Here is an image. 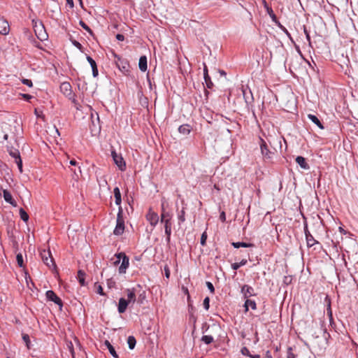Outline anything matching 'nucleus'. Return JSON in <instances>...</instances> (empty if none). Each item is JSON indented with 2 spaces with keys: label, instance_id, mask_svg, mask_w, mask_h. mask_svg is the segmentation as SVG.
<instances>
[{
  "label": "nucleus",
  "instance_id": "obj_38",
  "mask_svg": "<svg viewBox=\"0 0 358 358\" xmlns=\"http://www.w3.org/2000/svg\"><path fill=\"white\" fill-rule=\"evenodd\" d=\"M241 352L243 355H245V356L250 357L252 355L250 352V350L246 347L242 348L241 350Z\"/></svg>",
  "mask_w": 358,
  "mask_h": 358
},
{
  "label": "nucleus",
  "instance_id": "obj_42",
  "mask_svg": "<svg viewBox=\"0 0 358 358\" xmlns=\"http://www.w3.org/2000/svg\"><path fill=\"white\" fill-rule=\"evenodd\" d=\"M22 83L26 85H27L28 87H32L33 84H32V81L31 80H29V79H22Z\"/></svg>",
  "mask_w": 358,
  "mask_h": 358
},
{
  "label": "nucleus",
  "instance_id": "obj_19",
  "mask_svg": "<svg viewBox=\"0 0 358 358\" xmlns=\"http://www.w3.org/2000/svg\"><path fill=\"white\" fill-rule=\"evenodd\" d=\"M139 69L145 72L148 69L147 57L145 56H141L138 62Z\"/></svg>",
  "mask_w": 358,
  "mask_h": 358
},
{
  "label": "nucleus",
  "instance_id": "obj_47",
  "mask_svg": "<svg viewBox=\"0 0 358 358\" xmlns=\"http://www.w3.org/2000/svg\"><path fill=\"white\" fill-rule=\"evenodd\" d=\"M327 314L329 316L330 319L331 320L332 319V311L331 309L330 304H329L328 308H327Z\"/></svg>",
  "mask_w": 358,
  "mask_h": 358
},
{
  "label": "nucleus",
  "instance_id": "obj_8",
  "mask_svg": "<svg viewBox=\"0 0 358 358\" xmlns=\"http://www.w3.org/2000/svg\"><path fill=\"white\" fill-rule=\"evenodd\" d=\"M111 156L114 163L117 166L120 170L124 171L126 169L125 162L121 155L117 154L115 150L111 151Z\"/></svg>",
  "mask_w": 358,
  "mask_h": 358
},
{
  "label": "nucleus",
  "instance_id": "obj_59",
  "mask_svg": "<svg viewBox=\"0 0 358 358\" xmlns=\"http://www.w3.org/2000/svg\"><path fill=\"white\" fill-rule=\"evenodd\" d=\"M71 351L72 357H73V358H74V352H73V350H71Z\"/></svg>",
  "mask_w": 358,
  "mask_h": 358
},
{
  "label": "nucleus",
  "instance_id": "obj_34",
  "mask_svg": "<svg viewBox=\"0 0 358 358\" xmlns=\"http://www.w3.org/2000/svg\"><path fill=\"white\" fill-rule=\"evenodd\" d=\"M204 80H205L206 87L208 89H212V87H213V83L210 79V77L208 76V77L204 78Z\"/></svg>",
  "mask_w": 358,
  "mask_h": 358
},
{
  "label": "nucleus",
  "instance_id": "obj_31",
  "mask_svg": "<svg viewBox=\"0 0 358 358\" xmlns=\"http://www.w3.org/2000/svg\"><path fill=\"white\" fill-rule=\"evenodd\" d=\"M213 337L212 336H210V335H205V336H203L202 338H201V341L208 345V344H210L211 343L213 342Z\"/></svg>",
  "mask_w": 358,
  "mask_h": 358
},
{
  "label": "nucleus",
  "instance_id": "obj_61",
  "mask_svg": "<svg viewBox=\"0 0 358 358\" xmlns=\"http://www.w3.org/2000/svg\"><path fill=\"white\" fill-rule=\"evenodd\" d=\"M80 3H82V1L81 0H80Z\"/></svg>",
  "mask_w": 358,
  "mask_h": 358
},
{
  "label": "nucleus",
  "instance_id": "obj_17",
  "mask_svg": "<svg viewBox=\"0 0 358 358\" xmlns=\"http://www.w3.org/2000/svg\"><path fill=\"white\" fill-rule=\"evenodd\" d=\"M296 162L300 166L301 169L304 170H308L310 169V166L306 162V159L302 156H298L296 158Z\"/></svg>",
  "mask_w": 358,
  "mask_h": 358
},
{
  "label": "nucleus",
  "instance_id": "obj_21",
  "mask_svg": "<svg viewBox=\"0 0 358 358\" xmlns=\"http://www.w3.org/2000/svg\"><path fill=\"white\" fill-rule=\"evenodd\" d=\"M308 118L311 120L314 124H315L320 129H323L324 127L320 120L315 115L308 114Z\"/></svg>",
  "mask_w": 358,
  "mask_h": 358
},
{
  "label": "nucleus",
  "instance_id": "obj_3",
  "mask_svg": "<svg viewBox=\"0 0 358 358\" xmlns=\"http://www.w3.org/2000/svg\"><path fill=\"white\" fill-rule=\"evenodd\" d=\"M124 222L123 219L122 209L121 207H120L117 215L116 226L113 231V234L116 236H120L124 233Z\"/></svg>",
  "mask_w": 358,
  "mask_h": 358
},
{
  "label": "nucleus",
  "instance_id": "obj_1",
  "mask_svg": "<svg viewBox=\"0 0 358 358\" xmlns=\"http://www.w3.org/2000/svg\"><path fill=\"white\" fill-rule=\"evenodd\" d=\"M171 219L172 214L164 209V203H162L161 222L164 224L166 243H169L171 235Z\"/></svg>",
  "mask_w": 358,
  "mask_h": 358
},
{
  "label": "nucleus",
  "instance_id": "obj_54",
  "mask_svg": "<svg viewBox=\"0 0 358 358\" xmlns=\"http://www.w3.org/2000/svg\"><path fill=\"white\" fill-rule=\"evenodd\" d=\"M121 260L122 259H117L114 262L115 265L119 264Z\"/></svg>",
  "mask_w": 358,
  "mask_h": 358
},
{
  "label": "nucleus",
  "instance_id": "obj_5",
  "mask_svg": "<svg viewBox=\"0 0 358 358\" xmlns=\"http://www.w3.org/2000/svg\"><path fill=\"white\" fill-rule=\"evenodd\" d=\"M260 140V149L264 161L266 162H271L275 153L268 150L266 143L263 139L261 138Z\"/></svg>",
  "mask_w": 358,
  "mask_h": 358
},
{
  "label": "nucleus",
  "instance_id": "obj_33",
  "mask_svg": "<svg viewBox=\"0 0 358 358\" xmlns=\"http://www.w3.org/2000/svg\"><path fill=\"white\" fill-rule=\"evenodd\" d=\"M16 260H17V264L20 267H22L24 266L23 257H22V254L19 253L17 255Z\"/></svg>",
  "mask_w": 358,
  "mask_h": 358
},
{
  "label": "nucleus",
  "instance_id": "obj_11",
  "mask_svg": "<svg viewBox=\"0 0 358 358\" xmlns=\"http://www.w3.org/2000/svg\"><path fill=\"white\" fill-rule=\"evenodd\" d=\"M146 219L152 227H155L159 222V216L157 213L153 212L151 209H150L147 213Z\"/></svg>",
  "mask_w": 358,
  "mask_h": 358
},
{
  "label": "nucleus",
  "instance_id": "obj_37",
  "mask_svg": "<svg viewBox=\"0 0 358 358\" xmlns=\"http://www.w3.org/2000/svg\"><path fill=\"white\" fill-rule=\"evenodd\" d=\"M203 305L204 308L208 310L210 307V299L208 296L206 297L203 300Z\"/></svg>",
  "mask_w": 358,
  "mask_h": 358
},
{
  "label": "nucleus",
  "instance_id": "obj_2",
  "mask_svg": "<svg viewBox=\"0 0 358 358\" xmlns=\"http://www.w3.org/2000/svg\"><path fill=\"white\" fill-rule=\"evenodd\" d=\"M32 25L37 38L40 41H44L47 38V34L44 30V27L41 21L32 20Z\"/></svg>",
  "mask_w": 358,
  "mask_h": 358
},
{
  "label": "nucleus",
  "instance_id": "obj_36",
  "mask_svg": "<svg viewBox=\"0 0 358 358\" xmlns=\"http://www.w3.org/2000/svg\"><path fill=\"white\" fill-rule=\"evenodd\" d=\"M80 25L87 31H88L91 35L92 34V29L87 25L83 21L80 20L79 22Z\"/></svg>",
  "mask_w": 358,
  "mask_h": 358
},
{
  "label": "nucleus",
  "instance_id": "obj_30",
  "mask_svg": "<svg viewBox=\"0 0 358 358\" xmlns=\"http://www.w3.org/2000/svg\"><path fill=\"white\" fill-rule=\"evenodd\" d=\"M185 208L183 207L181 211L178 215V224H180L181 223L184 222L185 221Z\"/></svg>",
  "mask_w": 358,
  "mask_h": 358
},
{
  "label": "nucleus",
  "instance_id": "obj_55",
  "mask_svg": "<svg viewBox=\"0 0 358 358\" xmlns=\"http://www.w3.org/2000/svg\"><path fill=\"white\" fill-rule=\"evenodd\" d=\"M250 357H251V358H260V356L259 355H251Z\"/></svg>",
  "mask_w": 358,
  "mask_h": 358
},
{
  "label": "nucleus",
  "instance_id": "obj_39",
  "mask_svg": "<svg viewBox=\"0 0 358 358\" xmlns=\"http://www.w3.org/2000/svg\"><path fill=\"white\" fill-rule=\"evenodd\" d=\"M287 358H296V355L292 352L291 347L287 348Z\"/></svg>",
  "mask_w": 358,
  "mask_h": 358
},
{
  "label": "nucleus",
  "instance_id": "obj_18",
  "mask_svg": "<svg viewBox=\"0 0 358 358\" xmlns=\"http://www.w3.org/2000/svg\"><path fill=\"white\" fill-rule=\"evenodd\" d=\"M87 60L92 67L93 76L96 77L98 76V69L96 62L90 56H87Z\"/></svg>",
  "mask_w": 358,
  "mask_h": 358
},
{
  "label": "nucleus",
  "instance_id": "obj_35",
  "mask_svg": "<svg viewBox=\"0 0 358 358\" xmlns=\"http://www.w3.org/2000/svg\"><path fill=\"white\" fill-rule=\"evenodd\" d=\"M22 340L25 343L27 348L29 349L30 339L29 335L26 334H22Z\"/></svg>",
  "mask_w": 358,
  "mask_h": 358
},
{
  "label": "nucleus",
  "instance_id": "obj_43",
  "mask_svg": "<svg viewBox=\"0 0 358 358\" xmlns=\"http://www.w3.org/2000/svg\"><path fill=\"white\" fill-rule=\"evenodd\" d=\"M208 76H209V75H208V71L207 66L206 65L205 63H203V78L208 77Z\"/></svg>",
  "mask_w": 358,
  "mask_h": 358
},
{
  "label": "nucleus",
  "instance_id": "obj_16",
  "mask_svg": "<svg viewBox=\"0 0 358 358\" xmlns=\"http://www.w3.org/2000/svg\"><path fill=\"white\" fill-rule=\"evenodd\" d=\"M3 196L4 200L7 203L11 204L13 206H16L15 201L13 199L11 194L8 190L4 189L3 191Z\"/></svg>",
  "mask_w": 358,
  "mask_h": 358
},
{
  "label": "nucleus",
  "instance_id": "obj_56",
  "mask_svg": "<svg viewBox=\"0 0 358 358\" xmlns=\"http://www.w3.org/2000/svg\"><path fill=\"white\" fill-rule=\"evenodd\" d=\"M8 135L7 134H4L3 139L4 140H8Z\"/></svg>",
  "mask_w": 358,
  "mask_h": 358
},
{
  "label": "nucleus",
  "instance_id": "obj_12",
  "mask_svg": "<svg viewBox=\"0 0 358 358\" xmlns=\"http://www.w3.org/2000/svg\"><path fill=\"white\" fill-rule=\"evenodd\" d=\"M254 289L248 285H244L241 287V293L245 299H248L250 296L255 295Z\"/></svg>",
  "mask_w": 358,
  "mask_h": 358
},
{
  "label": "nucleus",
  "instance_id": "obj_29",
  "mask_svg": "<svg viewBox=\"0 0 358 358\" xmlns=\"http://www.w3.org/2000/svg\"><path fill=\"white\" fill-rule=\"evenodd\" d=\"M247 262H248L247 259H243L238 263L232 264L231 268L236 271V270L238 269L241 266H245L247 264Z\"/></svg>",
  "mask_w": 358,
  "mask_h": 358
},
{
  "label": "nucleus",
  "instance_id": "obj_28",
  "mask_svg": "<svg viewBox=\"0 0 358 358\" xmlns=\"http://www.w3.org/2000/svg\"><path fill=\"white\" fill-rule=\"evenodd\" d=\"M127 343L129 349H134L136 343V338L133 336H129L127 338Z\"/></svg>",
  "mask_w": 358,
  "mask_h": 358
},
{
  "label": "nucleus",
  "instance_id": "obj_10",
  "mask_svg": "<svg viewBox=\"0 0 358 358\" xmlns=\"http://www.w3.org/2000/svg\"><path fill=\"white\" fill-rule=\"evenodd\" d=\"M48 300L53 301L55 303L58 305L60 308L63 306V303L61 299L57 296V294L52 290H48L45 293Z\"/></svg>",
  "mask_w": 358,
  "mask_h": 358
},
{
  "label": "nucleus",
  "instance_id": "obj_60",
  "mask_svg": "<svg viewBox=\"0 0 358 358\" xmlns=\"http://www.w3.org/2000/svg\"><path fill=\"white\" fill-rule=\"evenodd\" d=\"M56 132L58 134V135H59V131H58L57 129H56Z\"/></svg>",
  "mask_w": 358,
  "mask_h": 358
},
{
  "label": "nucleus",
  "instance_id": "obj_15",
  "mask_svg": "<svg viewBox=\"0 0 358 358\" xmlns=\"http://www.w3.org/2000/svg\"><path fill=\"white\" fill-rule=\"evenodd\" d=\"M129 304V303L127 299H125L124 298H120L119 299L118 308H117L119 313H124L126 311Z\"/></svg>",
  "mask_w": 358,
  "mask_h": 358
},
{
  "label": "nucleus",
  "instance_id": "obj_50",
  "mask_svg": "<svg viewBox=\"0 0 358 358\" xmlns=\"http://www.w3.org/2000/svg\"><path fill=\"white\" fill-rule=\"evenodd\" d=\"M282 30L285 32V34H286V35L289 38H291V35L288 32V31L286 29V28H285L284 27L282 26H280Z\"/></svg>",
  "mask_w": 358,
  "mask_h": 358
},
{
  "label": "nucleus",
  "instance_id": "obj_22",
  "mask_svg": "<svg viewBox=\"0 0 358 358\" xmlns=\"http://www.w3.org/2000/svg\"><path fill=\"white\" fill-rule=\"evenodd\" d=\"M178 131L183 135H188L191 131V127L187 124L180 125L178 127Z\"/></svg>",
  "mask_w": 358,
  "mask_h": 358
},
{
  "label": "nucleus",
  "instance_id": "obj_32",
  "mask_svg": "<svg viewBox=\"0 0 358 358\" xmlns=\"http://www.w3.org/2000/svg\"><path fill=\"white\" fill-rule=\"evenodd\" d=\"M19 212H20V218L24 222H27L29 220V215L27 213V212L23 208H20Z\"/></svg>",
  "mask_w": 358,
  "mask_h": 358
},
{
  "label": "nucleus",
  "instance_id": "obj_14",
  "mask_svg": "<svg viewBox=\"0 0 358 358\" xmlns=\"http://www.w3.org/2000/svg\"><path fill=\"white\" fill-rule=\"evenodd\" d=\"M9 32L8 22L3 18H0V34L6 35Z\"/></svg>",
  "mask_w": 358,
  "mask_h": 358
},
{
  "label": "nucleus",
  "instance_id": "obj_9",
  "mask_svg": "<svg viewBox=\"0 0 358 358\" xmlns=\"http://www.w3.org/2000/svg\"><path fill=\"white\" fill-rule=\"evenodd\" d=\"M60 90L66 96L69 97L70 99L74 96L71 90V85L68 82H64L61 84Z\"/></svg>",
  "mask_w": 358,
  "mask_h": 358
},
{
  "label": "nucleus",
  "instance_id": "obj_52",
  "mask_svg": "<svg viewBox=\"0 0 358 358\" xmlns=\"http://www.w3.org/2000/svg\"><path fill=\"white\" fill-rule=\"evenodd\" d=\"M67 3L70 6V7H73V0H66Z\"/></svg>",
  "mask_w": 358,
  "mask_h": 358
},
{
  "label": "nucleus",
  "instance_id": "obj_40",
  "mask_svg": "<svg viewBox=\"0 0 358 358\" xmlns=\"http://www.w3.org/2000/svg\"><path fill=\"white\" fill-rule=\"evenodd\" d=\"M206 285L208 289L210 290V292L212 294H214L215 288H214L213 285L210 282H208V281L206 282Z\"/></svg>",
  "mask_w": 358,
  "mask_h": 358
},
{
  "label": "nucleus",
  "instance_id": "obj_49",
  "mask_svg": "<svg viewBox=\"0 0 358 358\" xmlns=\"http://www.w3.org/2000/svg\"><path fill=\"white\" fill-rule=\"evenodd\" d=\"M97 292L101 295H104V293L103 292V288L100 285L97 286Z\"/></svg>",
  "mask_w": 358,
  "mask_h": 358
},
{
  "label": "nucleus",
  "instance_id": "obj_46",
  "mask_svg": "<svg viewBox=\"0 0 358 358\" xmlns=\"http://www.w3.org/2000/svg\"><path fill=\"white\" fill-rule=\"evenodd\" d=\"M304 33L306 34L307 41H308L309 44H310V37L306 27H304Z\"/></svg>",
  "mask_w": 358,
  "mask_h": 358
},
{
  "label": "nucleus",
  "instance_id": "obj_58",
  "mask_svg": "<svg viewBox=\"0 0 358 358\" xmlns=\"http://www.w3.org/2000/svg\"><path fill=\"white\" fill-rule=\"evenodd\" d=\"M220 72L222 75H226V73L224 71H220Z\"/></svg>",
  "mask_w": 358,
  "mask_h": 358
},
{
  "label": "nucleus",
  "instance_id": "obj_53",
  "mask_svg": "<svg viewBox=\"0 0 358 358\" xmlns=\"http://www.w3.org/2000/svg\"><path fill=\"white\" fill-rule=\"evenodd\" d=\"M70 164L73 165V166H76L77 164V162H76V160L72 159V160L70 161Z\"/></svg>",
  "mask_w": 358,
  "mask_h": 358
},
{
  "label": "nucleus",
  "instance_id": "obj_41",
  "mask_svg": "<svg viewBox=\"0 0 358 358\" xmlns=\"http://www.w3.org/2000/svg\"><path fill=\"white\" fill-rule=\"evenodd\" d=\"M206 239H207V235H206V232H203L201 236V244L202 245H206Z\"/></svg>",
  "mask_w": 358,
  "mask_h": 358
},
{
  "label": "nucleus",
  "instance_id": "obj_13",
  "mask_svg": "<svg viewBox=\"0 0 358 358\" xmlns=\"http://www.w3.org/2000/svg\"><path fill=\"white\" fill-rule=\"evenodd\" d=\"M304 232L306 235V242L308 247L313 246L316 243H317L313 236L311 235L310 231L308 229L307 225L304 227Z\"/></svg>",
  "mask_w": 358,
  "mask_h": 358
},
{
  "label": "nucleus",
  "instance_id": "obj_25",
  "mask_svg": "<svg viewBox=\"0 0 358 358\" xmlns=\"http://www.w3.org/2000/svg\"><path fill=\"white\" fill-rule=\"evenodd\" d=\"M127 301L129 303H134L136 301V294L134 290L128 289L127 290Z\"/></svg>",
  "mask_w": 358,
  "mask_h": 358
},
{
  "label": "nucleus",
  "instance_id": "obj_27",
  "mask_svg": "<svg viewBox=\"0 0 358 358\" xmlns=\"http://www.w3.org/2000/svg\"><path fill=\"white\" fill-rule=\"evenodd\" d=\"M85 273L84 271H83L82 270H79L78 271V275H77V278L80 282V284L82 285V286H84L85 285Z\"/></svg>",
  "mask_w": 358,
  "mask_h": 358
},
{
  "label": "nucleus",
  "instance_id": "obj_24",
  "mask_svg": "<svg viewBox=\"0 0 358 358\" xmlns=\"http://www.w3.org/2000/svg\"><path fill=\"white\" fill-rule=\"evenodd\" d=\"M244 306L246 311L248 310L249 308H251L252 310H255L257 308L255 301L248 299L245 300Z\"/></svg>",
  "mask_w": 358,
  "mask_h": 358
},
{
  "label": "nucleus",
  "instance_id": "obj_20",
  "mask_svg": "<svg viewBox=\"0 0 358 358\" xmlns=\"http://www.w3.org/2000/svg\"><path fill=\"white\" fill-rule=\"evenodd\" d=\"M113 193H114V196L115 199V204L117 206H120L121 202H122V199H121V193H120V190L119 187H115L113 189Z\"/></svg>",
  "mask_w": 358,
  "mask_h": 358
},
{
  "label": "nucleus",
  "instance_id": "obj_51",
  "mask_svg": "<svg viewBox=\"0 0 358 358\" xmlns=\"http://www.w3.org/2000/svg\"><path fill=\"white\" fill-rule=\"evenodd\" d=\"M73 45H74L76 47H77V48H79V49H81L82 45H81V44H80L79 42H78V41H73Z\"/></svg>",
  "mask_w": 358,
  "mask_h": 358
},
{
  "label": "nucleus",
  "instance_id": "obj_26",
  "mask_svg": "<svg viewBox=\"0 0 358 358\" xmlns=\"http://www.w3.org/2000/svg\"><path fill=\"white\" fill-rule=\"evenodd\" d=\"M231 245L235 248H239L241 247H243V248H250V247H252L253 246V244L252 243H245V242H233L231 243Z\"/></svg>",
  "mask_w": 358,
  "mask_h": 358
},
{
  "label": "nucleus",
  "instance_id": "obj_57",
  "mask_svg": "<svg viewBox=\"0 0 358 358\" xmlns=\"http://www.w3.org/2000/svg\"><path fill=\"white\" fill-rule=\"evenodd\" d=\"M339 230H340V231L343 232V234H345V231L342 227H339Z\"/></svg>",
  "mask_w": 358,
  "mask_h": 358
},
{
  "label": "nucleus",
  "instance_id": "obj_4",
  "mask_svg": "<svg viewBox=\"0 0 358 358\" xmlns=\"http://www.w3.org/2000/svg\"><path fill=\"white\" fill-rule=\"evenodd\" d=\"M41 257L43 263L50 268H55L56 267L54 259L50 250H43L41 252Z\"/></svg>",
  "mask_w": 358,
  "mask_h": 358
},
{
  "label": "nucleus",
  "instance_id": "obj_45",
  "mask_svg": "<svg viewBox=\"0 0 358 358\" xmlns=\"http://www.w3.org/2000/svg\"><path fill=\"white\" fill-rule=\"evenodd\" d=\"M220 220L222 222H224L226 221V215H225V213L224 211L221 212V213L220 215Z\"/></svg>",
  "mask_w": 358,
  "mask_h": 358
},
{
  "label": "nucleus",
  "instance_id": "obj_6",
  "mask_svg": "<svg viewBox=\"0 0 358 358\" xmlns=\"http://www.w3.org/2000/svg\"><path fill=\"white\" fill-rule=\"evenodd\" d=\"M7 150L9 155L15 159V163L20 172H22V162L20 157V152L17 149L13 148L12 146H7Z\"/></svg>",
  "mask_w": 358,
  "mask_h": 358
},
{
  "label": "nucleus",
  "instance_id": "obj_7",
  "mask_svg": "<svg viewBox=\"0 0 358 358\" xmlns=\"http://www.w3.org/2000/svg\"><path fill=\"white\" fill-rule=\"evenodd\" d=\"M117 259H122V263L119 267L120 273H125L129 265V259L124 252H119L115 255Z\"/></svg>",
  "mask_w": 358,
  "mask_h": 358
},
{
  "label": "nucleus",
  "instance_id": "obj_48",
  "mask_svg": "<svg viewBox=\"0 0 358 358\" xmlns=\"http://www.w3.org/2000/svg\"><path fill=\"white\" fill-rule=\"evenodd\" d=\"M116 38L118 40V41H122L124 40V35L122 34H117L116 35Z\"/></svg>",
  "mask_w": 358,
  "mask_h": 358
},
{
  "label": "nucleus",
  "instance_id": "obj_23",
  "mask_svg": "<svg viewBox=\"0 0 358 358\" xmlns=\"http://www.w3.org/2000/svg\"><path fill=\"white\" fill-rule=\"evenodd\" d=\"M104 345L106 346V348H108V351L110 352V355L115 357V358H117L118 357V355L114 348V347L110 344V343L108 341H104Z\"/></svg>",
  "mask_w": 358,
  "mask_h": 358
},
{
  "label": "nucleus",
  "instance_id": "obj_44",
  "mask_svg": "<svg viewBox=\"0 0 358 358\" xmlns=\"http://www.w3.org/2000/svg\"><path fill=\"white\" fill-rule=\"evenodd\" d=\"M164 273H165V276L166 278H169L170 277V270H169V268L168 266H164Z\"/></svg>",
  "mask_w": 358,
  "mask_h": 358
}]
</instances>
